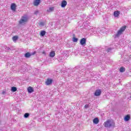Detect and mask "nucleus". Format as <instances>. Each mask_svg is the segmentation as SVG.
<instances>
[{"label":"nucleus","instance_id":"bb28decb","mask_svg":"<svg viewBox=\"0 0 131 131\" xmlns=\"http://www.w3.org/2000/svg\"><path fill=\"white\" fill-rule=\"evenodd\" d=\"M38 14V11H35V12H34L35 15H37Z\"/></svg>","mask_w":131,"mask_h":131},{"label":"nucleus","instance_id":"c85d7f7f","mask_svg":"<svg viewBox=\"0 0 131 131\" xmlns=\"http://www.w3.org/2000/svg\"><path fill=\"white\" fill-rule=\"evenodd\" d=\"M111 51V48H108V49H107V52H108V53H109V52H110Z\"/></svg>","mask_w":131,"mask_h":131},{"label":"nucleus","instance_id":"5701e85b","mask_svg":"<svg viewBox=\"0 0 131 131\" xmlns=\"http://www.w3.org/2000/svg\"><path fill=\"white\" fill-rule=\"evenodd\" d=\"M29 115H30V114H29V113H25L24 114V118H28V117H29Z\"/></svg>","mask_w":131,"mask_h":131},{"label":"nucleus","instance_id":"2eb2a0df","mask_svg":"<svg viewBox=\"0 0 131 131\" xmlns=\"http://www.w3.org/2000/svg\"><path fill=\"white\" fill-rule=\"evenodd\" d=\"M129 119H130V117L129 115H127V116H125L124 119L125 121H128V120H129Z\"/></svg>","mask_w":131,"mask_h":131},{"label":"nucleus","instance_id":"c756f323","mask_svg":"<svg viewBox=\"0 0 131 131\" xmlns=\"http://www.w3.org/2000/svg\"><path fill=\"white\" fill-rule=\"evenodd\" d=\"M2 95H6V92L5 91H3L2 93Z\"/></svg>","mask_w":131,"mask_h":131},{"label":"nucleus","instance_id":"f257e3e1","mask_svg":"<svg viewBox=\"0 0 131 131\" xmlns=\"http://www.w3.org/2000/svg\"><path fill=\"white\" fill-rule=\"evenodd\" d=\"M103 125L105 127H114L115 123H114L113 120H108L104 123Z\"/></svg>","mask_w":131,"mask_h":131},{"label":"nucleus","instance_id":"f3484780","mask_svg":"<svg viewBox=\"0 0 131 131\" xmlns=\"http://www.w3.org/2000/svg\"><path fill=\"white\" fill-rule=\"evenodd\" d=\"M73 41L74 42H77L78 40V38H75V35L73 34Z\"/></svg>","mask_w":131,"mask_h":131},{"label":"nucleus","instance_id":"9b49d317","mask_svg":"<svg viewBox=\"0 0 131 131\" xmlns=\"http://www.w3.org/2000/svg\"><path fill=\"white\" fill-rule=\"evenodd\" d=\"M55 55H56V53H55V51H51L49 54V57H51V58H54V57H55Z\"/></svg>","mask_w":131,"mask_h":131},{"label":"nucleus","instance_id":"cd10ccee","mask_svg":"<svg viewBox=\"0 0 131 131\" xmlns=\"http://www.w3.org/2000/svg\"><path fill=\"white\" fill-rule=\"evenodd\" d=\"M84 108H85V109H86V108H89V105L88 104H86L84 105Z\"/></svg>","mask_w":131,"mask_h":131},{"label":"nucleus","instance_id":"20e7f679","mask_svg":"<svg viewBox=\"0 0 131 131\" xmlns=\"http://www.w3.org/2000/svg\"><path fill=\"white\" fill-rule=\"evenodd\" d=\"M90 32H92L93 35H94V34H97V29H96V28L94 27H91L89 29Z\"/></svg>","mask_w":131,"mask_h":131},{"label":"nucleus","instance_id":"0eeeda50","mask_svg":"<svg viewBox=\"0 0 131 131\" xmlns=\"http://www.w3.org/2000/svg\"><path fill=\"white\" fill-rule=\"evenodd\" d=\"M101 93L102 91H101V90H96L94 95L95 96H96V97H99V96H100V95H101Z\"/></svg>","mask_w":131,"mask_h":131},{"label":"nucleus","instance_id":"9d476101","mask_svg":"<svg viewBox=\"0 0 131 131\" xmlns=\"http://www.w3.org/2000/svg\"><path fill=\"white\" fill-rule=\"evenodd\" d=\"M34 91V90H33V88H32V87L29 86L28 88V93H29V94H31V93H33Z\"/></svg>","mask_w":131,"mask_h":131},{"label":"nucleus","instance_id":"7c9ffc66","mask_svg":"<svg viewBox=\"0 0 131 131\" xmlns=\"http://www.w3.org/2000/svg\"><path fill=\"white\" fill-rule=\"evenodd\" d=\"M42 54H46V52H42Z\"/></svg>","mask_w":131,"mask_h":131},{"label":"nucleus","instance_id":"a878e982","mask_svg":"<svg viewBox=\"0 0 131 131\" xmlns=\"http://www.w3.org/2000/svg\"><path fill=\"white\" fill-rule=\"evenodd\" d=\"M35 54H36V51H34V52H32V53H30L31 56H33V55H35Z\"/></svg>","mask_w":131,"mask_h":131},{"label":"nucleus","instance_id":"4468645a","mask_svg":"<svg viewBox=\"0 0 131 131\" xmlns=\"http://www.w3.org/2000/svg\"><path fill=\"white\" fill-rule=\"evenodd\" d=\"M93 123H95V124H98V123H99V119H98V118L94 119Z\"/></svg>","mask_w":131,"mask_h":131},{"label":"nucleus","instance_id":"6e6552de","mask_svg":"<svg viewBox=\"0 0 131 131\" xmlns=\"http://www.w3.org/2000/svg\"><path fill=\"white\" fill-rule=\"evenodd\" d=\"M67 6V1L63 0L61 2V8H65Z\"/></svg>","mask_w":131,"mask_h":131},{"label":"nucleus","instance_id":"f8f14e48","mask_svg":"<svg viewBox=\"0 0 131 131\" xmlns=\"http://www.w3.org/2000/svg\"><path fill=\"white\" fill-rule=\"evenodd\" d=\"M11 9L12 11H16V4H11Z\"/></svg>","mask_w":131,"mask_h":131},{"label":"nucleus","instance_id":"393cba45","mask_svg":"<svg viewBox=\"0 0 131 131\" xmlns=\"http://www.w3.org/2000/svg\"><path fill=\"white\" fill-rule=\"evenodd\" d=\"M39 25L40 26H45V23H43V22H41V23H40L39 24Z\"/></svg>","mask_w":131,"mask_h":131},{"label":"nucleus","instance_id":"7ed1b4c3","mask_svg":"<svg viewBox=\"0 0 131 131\" xmlns=\"http://www.w3.org/2000/svg\"><path fill=\"white\" fill-rule=\"evenodd\" d=\"M27 21H28V16H27V15H24V16H23L19 20V24H24L26 23Z\"/></svg>","mask_w":131,"mask_h":131},{"label":"nucleus","instance_id":"a211bd4d","mask_svg":"<svg viewBox=\"0 0 131 131\" xmlns=\"http://www.w3.org/2000/svg\"><path fill=\"white\" fill-rule=\"evenodd\" d=\"M25 58H30V57H31V54L29 52H27L25 54Z\"/></svg>","mask_w":131,"mask_h":131},{"label":"nucleus","instance_id":"412c9836","mask_svg":"<svg viewBox=\"0 0 131 131\" xmlns=\"http://www.w3.org/2000/svg\"><path fill=\"white\" fill-rule=\"evenodd\" d=\"M40 35V36H45L46 35V31H41Z\"/></svg>","mask_w":131,"mask_h":131},{"label":"nucleus","instance_id":"1a4fd4ad","mask_svg":"<svg viewBox=\"0 0 131 131\" xmlns=\"http://www.w3.org/2000/svg\"><path fill=\"white\" fill-rule=\"evenodd\" d=\"M40 4V0H34L33 5L34 6H37Z\"/></svg>","mask_w":131,"mask_h":131},{"label":"nucleus","instance_id":"4be33fe9","mask_svg":"<svg viewBox=\"0 0 131 131\" xmlns=\"http://www.w3.org/2000/svg\"><path fill=\"white\" fill-rule=\"evenodd\" d=\"M120 72H124L125 71V69L123 67H121L119 69Z\"/></svg>","mask_w":131,"mask_h":131},{"label":"nucleus","instance_id":"b1692460","mask_svg":"<svg viewBox=\"0 0 131 131\" xmlns=\"http://www.w3.org/2000/svg\"><path fill=\"white\" fill-rule=\"evenodd\" d=\"M12 39L13 40V41H16V40H17V39H18V36H14L12 37Z\"/></svg>","mask_w":131,"mask_h":131},{"label":"nucleus","instance_id":"6ab92c4d","mask_svg":"<svg viewBox=\"0 0 131 131\" xmlns=\"http://www.w3.org/2000/svg\"><path fill=\"white\" fill-rule=\"evenodd\" d=\"M3 48L5 49V52H10V51H11V49L9 47L4 46Z\"/></svg>","mask_w":131,"mask_h":131},{"label":"nucleus","instance_id":"423d86ee","mask_svg":"<svg viewBox=\"0 0 131 131\" xmlns=\"http://www.w3.org/2000/svg\"><path fill=\"white\" fill-rule=\"evenodd\" d=\"M45 83L46 85H50V84H52V83H53V79L48 78Z\"/></svg>","mask_w":131,"mask_h":131},{"label":"nucleus","instance_id":"aec40b11","mask_svg":"<svg viewBox=\"0 0 131 131\" xmlns=\"http://www.w3.org/2000/svg\"><path fill=\"white\" fill-rule=\"evenodd\" d=\"M17 91V88L15 86L11 87V92H13V93H14V92Z\"/></svg>","mask_w":131,"mask_h":131},{"label":"nucleus","instance_id":"f03ea898","mask_svg":"<svg viewBox=\"0 0 131 131\" xmlns=\"http://www.w3.org/2000/svg\"><path fill=\"white\" fill-rule=\"evenodd\" d=\"M125 29H126V26L122 27L117 32V34L114 35L115 38H117V37L120 36V35L122 34V33L123 32V31H124V30H125Z\"/></svg>","mask_w":131,"mask_h":131},{"label":"nucleus","instance_id":"39448f33","mask_svg":"<svg viewBox=\"0 0 131 131\" xmlns=\"http://www.w3.org/2000/svg\"><path fill=\"white\" fill-rule=\"evenodd\" d=\"M81 46H85L86 45V39L85 38H82L80 41Z\"/></svg>","mask_w":131,"mask_h":131},{"label":"nucleus","instance_id":"dca6fc26","mask_svg":"<svg viewBox=\"0 0 131 131\" xmlns=\"http://www.w3.org/2000/svg\"><path fill=\"white\" fill-rule=\"evenodd\" d=\"M54 10H55L54 7H50L49 9L47 10V12L48 13H51V12H53Z\"/></svg>","mask_w":131,"mask_h":131},{"label":"nucleus","instance_id":"ddd939ff","mask_svg":"<svg viewBox=\"0 0 131 131\" xmlns=\"http://www.w3.org/2000/svg\"><path fill=\"white\" fill-rule=\"evenodd\" d=\"M119 14H120V13L119 12V11H116L114 12V16L115 17H118L119 16Z\"/></svg>","mask_w":131,"mask_h":131}]
</instances>
